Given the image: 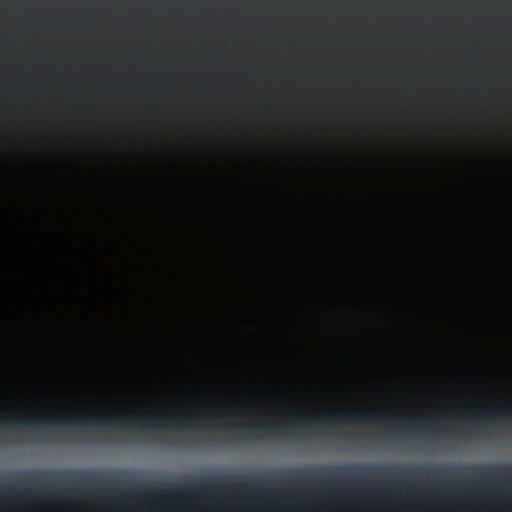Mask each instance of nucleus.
I'll return each instance as SVG.
<instances>
[{
	"mask_svg": "<svg viewBox=\"0 0 512 512\" xmlns=\"http://www.w3.org/2000/svg\"><path fill=\"white\" fill-rule=\"evenodd\" d=\"M466 487L476 489V482L473 480L466 481Z\"/></svg>",
	"mask_w": 512,
	"mask_h": 512,
	"instance_id": "nucleus-12",
	"label": "nucleus"
},
{
	"mask_svg": "<svg viewBox=\"0 0 512 512\" xmlns=\"http://www.w3.org/2000/svg\"><path fill=\"white\" fill-rule=\"evenodd\" d=\"M439 420L440 416L438 415H395L374 412L332 413L327 415H311L310 417L302 418L299 423L294 421H275L271 424H249L247 425V430L270 436L281 433L293 434L299 426H317L325 421H336L344 424L368 423L372 425H382L384 422L390 421L393 422V424L407 426L411 429L423 427L427 430L436 431Z\"/></svg>",
	"mask_w": 512,
	"mask_h": 512,
	"instance_id": "nucleus-1",
	"label": "nucleus"
},
{
	"mask_svg": "<svg viewBox=\"0 0 512 512\" xmlns=\"http://www.w3.org/2000/svg\"><path fill=\"white\" fill-rule=\"evenodd\" d=\"M215 431L221 432V431H238L239 427L235 425H229V424H217L216 426L212 427Z\"/></svg>",
	"mask_w": 512,
	"mask_h": 512,
	"instance_id": "nucleus-10",
	"label": "nucleus"
},
{
	"mask_svg": "<svg viewBox=\"0 0 512 512\" xmlns=\"http://www.w3.org/2000/svg\"><path fill=\"white\" fill-rule=\"evenodd\" d=\"M171 510L178 512L179 510H181V507L175 506V507L171 508Z\"/></svg>",
	"mask_w": 512,
	"mask_h": 512,
	"instance_id": "nucleus-14",
	"label": "nucleus"
},
{
	"mask_svg": "<svg viewBox=\"0 0 512 512\" xmlns=\"http://www.w3.org/2000/svg\"><path fill=\"white\" fill-rule=\"evenodd\" d=\"M243 480L240 482H229L227 478L222 480L215 479L214 476H207L201 480V483H183L180 485H168L165 489L153 490L148 495L158 497H175L183 494H191L198 496L202 493L208 492H237V491H251L257 489L261 483L247 479V476H242Z\"/></svg>",
	"mask_w": 512,
	"mask_h": 512,
	"instance_id": "nucleus-3",
	"label": "nucleus"
},
{
	"mask_svg": "<svg viewBox=\"0 0 512 512\" xmlns=\"http://www.w3.org/2000/svg\"><path fill=\"white\" fill-rule=\"evenodd\" d=\"M366 475H374V476H387L391 469H385L383 467H376L372 469H365Z\"/></svg>",
	"mask_w": 512,
	"mask_h": 512,
	"instance_id": "nucleus-9",
	"label": "nucleus"
},
{
	"mask_svg": "<svg viewBox=\"0 0 512 512\" xmlns=\"http://www.w3.org/2000/svg\"><path fill=\"white\" fill-rule=\"evenodd\" d=\"M500 419H512V410H484L476 415L466 417V420L472 422L484 420L497 422Z\"/></svg>",
	"mask_w": 512,
	"mask_h": 512,
	"instance_id": "nucleus-5",
	"label": "nucleus"
},
{
	"mask_svg": "<svg viewBox=\"0 0 512 512\" xmlns=\"http://www.w3.org/2000/svg\"><path fill=\"white\" fill-rule=\"evenodd\" d=\"M487 471V479L491 482L500 480H509L512 482V466H503L501 468L489 467Z\"/></svg>",
	"mask_w": 512,
	"mask_h": 512,
	"instance_id": "nucleus-6",
	"label": "nucleus"
},
{
	"mask_svg": "<svg viewBox=\"0 0 512 512\" xmlns=\"http://www.w3.org/2000/svg\"><path fill=\"white\" fill-rule=\"evenodd\" d=\"M350 473V469L346 468H320V469H298L288 473V480L281 483V487L290 488L304 481H312L325 488L340 487H382V485L366 483V484H342L339 482L344 477H354Z\"/></svg>",
	"mask_w": 512,
	"mask_h": 512,
	"instance_id": "nucleus-4",
	"label": "nucleus"
},
{
	"mask_svg": "<svg viewBox=\"0 0 512 512\" xmlns=\"http://www.w3.org/2000/svg\"><path fill=\"white\" fill-rule=\"evenodd\" d=\"M260 495H262L263 498H269L270 497V493H268L267 491H260Z\"/></svg>",
	"mask_w": 512,
	"mask_h": 512,
	"instance_id": "nucleus-13",
	"label": "nucleus"
},
{
	"mask_svg": "<svg viewBox=\"0 0 512 512\" xmlns=\"http://www.w3.org/2000/svg\"><path fill=\"white\" fill-rule=\"evenodd\" d=\"M7 497L29 498L30 489L18 490L14 486L0 485V499H5Z\"/></svg>",
	"mask_w": 512,
	"mask_h": 512,
	"instance_id": "nucleus-7",
	"label": "nucleus"
},
{
	"mask_svg": "<svg viewBox=\"0 0 512 512\" xmlns=\"http://www.w3.org/2000/svg\"><path fill=\"white\" fill-rule=\"evenodd\" d=\"M166 419L174 421L176 423V428H178V429L185 428V426H183V423L181 422V418H178L174 415H170V416L166 417Z\"/></svg>",
	"mask_w": 512,
	"mask_h": 512,
	"instance_id": "nucleus-11",
	"label": "nucleus"
},
{
	"mask_svg": "<svg viewBox=\"0 0 512 512\" xmlns=\"http://www.w3.org/2000/svg\"><path fill=\"white\" fill-rule=\"evenodd\" d=\"M423 472H431V473H435V474H438L439 476L443 477L444 474H446V469L439 468V469H409V470H407V474H409V476H411L415 479H420L421 476L423 475Z\"/></svg>",
	"mask_w": 512,
	"mask_h": 512,
	"instance_id": "nucleus-8",
	"label": "nucleus"
},
{
	"mask_svg": "<svg viewBox=\"0 0 512 512\" xmlns=\"http://www.w3.org/2000/svg\"><path fill=\"white\" fill-rule=\"evenodd\" d=\"M95 427V426H136L160 428V425L147 421L142 412L121 413L116 416L97 417L93 415H70L58 417H0V427Z\"/></svg>",
	"mask_w": 512,
	"mask_h": 512,
	"instance_id": "nucleus-2",
	"label": "nucleus"
}]
</instances>
